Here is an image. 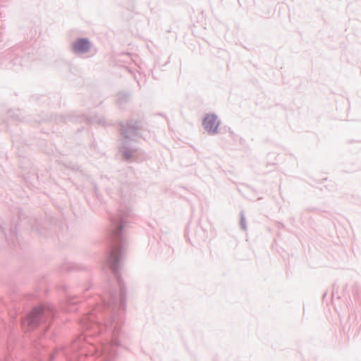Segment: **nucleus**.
I'll use <instances>...</instances> for the list:
<instances>
[{
    "label": "nucleus",
    "mask_w": 361,
    "mask_h": 361,
    "mask_svg": "<svg viewBox=\"0 0 361 361\" xmlns=\"http://www.w3.org/2000/svg\"><path fill=\"white\" fill-rule=\"evenodd\" d=\"M219 124V122L217 117L212 114L207 115L203 121V126L206 130L209 133H215Z\"/></svg>",
    "instance_id": "1"
},
{
    "label": "nucleus",
    "mask_w": 361,
    "mask_h": 361,
    "mask_svg": "<svg viewBox=\"0 0 361 361\" xmlns=\"http://www.w3.org/2000/svg\"><path fill=\"white\" fill-rule=\"evenodd\" d=\"M90 43L85 39H80L73 44V50L75 52L84 53L90 49Z\"/></svg>",
    "instance_id": "2"
},
{
    "label": "nucleus",
    "mask_w": 361,
    "mask_h": 361,
    "mask_svg": "<svg viewBox=\"0 0 361 361\" xmlns=\"http://www.w3.org/2000/svg\"><path fill=\"white\" fill-rule=\"evenodd\" d=\"M44 312V307H39L32 310L29 318H27V324L30 325L32 323V320L37 318L40 314Z\"/></svg>",
    "instance_id": "3"
},
{
    "label": "nucleus",
    "mask_w": 361,
    "mask_h": 361,
    "mask_svg": "<svg viewBox=\"0 0 361 361\" xmlns=\"http://www.w3.org/2000/svg\"><path fill=\"white\" fill-rule=\"evenodd\" d=\"M119 257V250H116L114 252H111L110 258H109V263L111 264L114 267L116 265V263L118 260Z\"/></svg>",
    "instance_id": "4"
}]
</instances>
